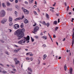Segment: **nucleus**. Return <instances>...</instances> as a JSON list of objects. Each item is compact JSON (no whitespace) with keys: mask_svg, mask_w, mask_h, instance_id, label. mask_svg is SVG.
Here are the masks:
<instances>
[{"mask_svg":"<svg viewBox=\"0 0 74 74\" xmlns=\"http://www.w3.org/2000/svg\"><path fill=\"white\" fill-rule=\"evenodd\" d=\"M25 28H22L21 29H18L16 30L14 33V35L15 36H17L18 37V40H21V38H22L23 37H24V39L21 40L18 42V44H21V45H24L23 44H25L26 41H29L30 40V37L29 36H27V37H25Z\"/></svg>","mask_w":74,"mask_h":74,"instance_id":"obj_1","label":"nucleus"},{"mask_svg":"<svg viewBox=\"0 0 74 74\" xmlns=\"http://www.w3.org/2000/svg\"><path fill=\"white\" fill-rule=\"evenodd\" d=\"M5 15V12L4 10H2L0 12V17H4Z\"/></svg>","mask_w":74,"mask_h":74,"instance_id":"obj_2","label":"nucleus"},{"mask_svg":"<svg viewBox=\"0 0 74 74\" xmlns=\"http://www.w3.org/2000/svg\"><path fill=\"white\" fill-rule=\"evenodd\" d=\"M40 28L38 26H36L35 27L34 29V32H37L38 31Z\"/></svg>","mask_w":74,"mask_h":74,"instance_id":"obj_3","label":"nucleus"},{"mask_svg":"<svg viewBox=\"0 0 74 74\" xmlns=\"http://www.w3.org/2000/svg\"><path fill=\"white\" fill-rule=\"evenodd\" d=\"M72 47H73V45H74V32L73 31V35H72Z\"/></svg>","mask_w":74,"mask_h":74,"instance_id":"obj_4","label":"nucleus"},{"mask_svg":"<svg viewBox=\"0 0 74 74\" xmlns=\"http://www.w3.org/2000/svg\"><path fill=\"white\" fill-rule=\"evenodd\" d=\"M23 11L24 12V14H29V11L27 10L26 9H23Z\"/></svg>","mask_w":74,"mask_h":74,"instance_id":"obj_5","label":"nucleus"},{"mask_svg":"<svg viewBox=\"0 0 74 74\" xmlns=\"http://www.w3.org/2000/svg\"><path fill=\"white\" fill-rule=\"evenodd\" d=\"M19 27V25L18 24H16L14 25V29H18Z\"/></svg>","mask_w":74,"mask_h":74,"instance_id":"obj_6","label":"nucleus"},{"mask_svg":"<svg viewBox=\"0 0 74 74\" xmlns=\"http://www.w3.org/2000/svg\"><path fill=\"white\" fill-rule=\"evenodd\" d=\"M10 21H11L10 24V26H12V25H13V23H12V18L11 17H10Z\"/></svg>","mask_w":74,"mask_h":74,"instance_id":"obj_7","label":"nucleus"},{"mask_svg":"<svg viewBox=\"0 0 74 74\" xmlns=\"http://www.w3.org/2000/svg\"><path fill=\"white\" fill-rule=\"evenodd\" d=\"M20 50V49L19 48L18 49H16L15 50H14V51L16 52V53L17 52H18V51H19Z\"/></svg>","mask_w":74,"mask_h":74,"instance_id":"obj_8","label":"nucleus"},{"mask_svg":"<svg viewBox=\"0 0 74 74\" xmlns=\"http://www.w3.org/2000/svg\"><path fill=\"white\" fill-rule=\"evenodd\" d=\"M28 70L29 71H30V73H32V71H32V69H31V68L30 67L28 68Z\"/></svg>","mask_w":74,"mask_h":74,"instance_id":"obj_9","label":"nucleus"},{"mask_svg":"<svg viewBox=\"0 0 74 74\" xmlns=\"http://www.w3.org/2000/svg\"><path fill=\"white\" fill-rule=\"evenodd\" d=\"M70 72L69 73L71 74H72V72H73V68H71L70 69V70L69 71Z\"/></svg>","mask_w":74,"mask_h":74,"instance_id":"obj_10","label":"nucleus"},{"mask_svg":"<svg viewBox=\"0 0 74 74\" xmlns=\"http://www.w3.org/2000/svg\"><path fill=\"white\" fill-rule=\"evenodd\" d=\"M15 63L16 65H18V63H20V62L19 61L16 60V61Z\"/></svg>","mask_w":74,"mask_h":74,"instance_id":"obj_11","label":"nucleus"},{"mask_svg":"<svg viewBox=\"0 0 74 74\" xmlns=\"http://www.w3.org/2000/svg\"><path fill=\"white\" fill-rule=\"evenodd\" d=\"M53 24L54 25H56L58 24V22H57V21H54L53 22Z\"/></svg>","mask_w":74,"mask_h":74,"instance_id":"obj_12","label":"nucleus"},{"mask_svg":"<svg viewBox=\"0 0 74 74\" xmlns=\"http://www.w3.org/2000/svg\"><path fill=\"white\" fill-rule=\"evenodd\" d=\"M21 19V17H19L17 18H16L14 19V21H18V20H20Z\"/></svg>","mask_w":74,"mask_h":74,"instance_id":"obj_13","label":"nucleus"},{"mask_svg":"<svg viewBox=\"0 0 74 74\" xmlns=\"http://www.w3.org/2000/svg\"><path fill=\"white\" fill-rule=\"evenodd\" d=\"M24 23H29V21H28V20L26 19H25L24 21Z\"/></svg>","mask_w":74,"mask_h":74,"instance_id":"obj_14","label":"nucleus"},{"mask_svg":"<svg viewBox=\"0 0 74 74\" xmlns=\"http://www.w3.org/2000/svg\"><path fill=\"white\" fill-rule=\"evenodd\" d=\"M20 27L21 28H23L24 27V25L23 23H21V24L20 25Z\"/></svg>","mask_w":74,"mask_h":74,"instance_id":"obj_15","label":"nucleus"},{"mask_svg":"<svg viewBox=\"0 0 74 74\" xmlns=\"http://www.w3.org/2000/svg\"><path fill=\"white\" fill-rule=\"evenodd\" d=\"M15 8H16L17 10H19V7L18 5H16L15 6Z\"/></svg>","mask_w":74,"mask_h":74,"instance_id":"obj_16","label":"nucleus"},{"mask_svg":"<svg viewBox=\"0 0 74 74\" xmlns=\"http://www.w3.org/2000/svg\"><path fill=\"white\" fill-rule=\"evenodd\" d=\"M64 69L65 71H66L67 69V66H66V64H65V65H64Z\"/></svg>","mask_w":74,"mask_h":74,"instance_id":"obj_17","label":"nucleus"},{"mask_svg":"<svg viewBox=\"0 0 74 74\" xmlns=\"http://www.w3.org/2000/svg\"><path fill=\"white\" fill-rule=\"evenodd\" d=\"M42 38H43L44 39V40H47V36H42Z\"/></svg>","mask_w":74,"mask_h":74,"instance_id":"obj_18","label":"nucleus"},{"mask_svg":"<svg viewBox=\"0 0 74 74\" xmlns=\"http://www.w3.org/2000/svg\"><path fill=\"white\" fill-rule=\"evenodd\" d=\"M3 21L5 22H5H7V18H3Z\"/></svg>","mask_w":74,"mask_h":74,"instance_id":"obj_19","label":"nucleus"},{"mask_svg":"<svg viewBox=\"0 0 74 74\" xmlns=\"http://www.w3.org/2000/svg\"><path fill=\"white\" fill-rule=\"evenodd\" d=\"M2 6L3 7H4V8H5V7H6V6L5 5L4 3H2Z\"/></svg>","mask_w":74,"mask_h":74,"instance_id":"obj_20","label":"nucleus"},{"mask_svg":"<svg viewBox=\"0 0 74 74\" xmlns=\"http://www.w3.org/2000/svg\"><path fill=\"white\" fill-rule=\"evenodd\" d=\"M46 16L47 19H49V15H48V14H46Z\"/></svg>","mask_w":74,"mask_h":74,"instance_id":"obj_21","label":"nucleus"},{"mask_svg":"<svg viewBox=\"0 0 74 74\" xmlns=\"http://www.w3.org/2000/svg\"><path fill=\"white\" fill-rule=\"evenodd\" d=\"M45 25H46L47 26V27H49V23H46L45 24Z\"/></svg>","mask_w":74,"mask_h":74,"instance_id":"obj_22","label":"nucleus"},{"mask_svg":"<svg viewBox=\"0 0 74 74\" xmlns=\"http://www.w3.org/2000/svg\"><path fill=\"white\" fill-rule=\"evenodd\" d=\"M1 23H3V24H4V23H5V21H4V20L2 19V21H1Z\"/></svg>","mask_w":74,"mask_h":74,"instance_id":"obj_23","label":"nucleus"},{"mask_svg":"<svg viewBox=\"0 0 74 74\" xmlns=\"http://www.w3.org/2000/svg\"><path fill=\"white\" fill-rule=\"evenodd\" d=\"M59 29V27H56L55 29V30L57 31V30Z\"/></svg>","mask_w":74,"mask_h":74,"instance_id":"obj_24","label":"nucleus"},{"mask_svg":"<svg viewBox=\"0 0 74 74\" xmlns=\"http://www.w3.org/2000/svg\"><path fill=\"white\" fill-rule=\"evenodd\" d=\"M6 3L7 6H9V5H10V3H9V2H7Z\"/></svg>","mask_w":74,"mask_h":74,"instance_id":"obj_25","label":"nucleus"},{"mask_svg":"<svg viewBox=\"0 0 74 74\" xmlns=\"http://www.w3.org/2000/svg\"><path fill=\"white\" fill-rule=\"evenodd\" d=\"M2 73H3L4 74H6V73H7V72L5 71H2Z\"/></svg>","mask_w":74,"mask_h":74,"instance_id":"obj_26","label":"nucleus"},{"mask_svg":"<svg viewBox=\"0 0 74 74\" xmlns=\"http://www.w3.org/2000/svg\"><path fill=\"white\" fill-rule=\"evenodd\" d=\"M12 70H13L15 72H16V70L14 68Z\"/></svg>","mask_w":74,"mask_h":74,"instance_id":"obj_27","label":"nucleus"},{"mask_svg":"<svg viewBox=\"0 0 74 74\" xmlns=\"http://www.w3.org/2000/svg\"><path fill=\"white\" fill-rule=\"evenodd\" d=\"M50 11H52V12H54V10H53V9H51Z\"/></svg>","mask_w":74,"mask_h":74,"instance_id":"obj_28","label":"nucleus"},{"mask_svg":"<svg viewBox=\"0 0 74 74\" xmlns=\"http://www.w3.org/2000/svg\"><path fill=\"white\" fill-rule=\"evenodd\" d=\"M42 24L43 25H45L46 23H45V21H43Z\"/></svg>","mask_w":74,"mask_h":74,"instance_id":"obj_29","label":"nucleus"},{"mask_svg":"<svg viewBox=\"0 0 74 74\" xmlns=\"http://www.w3.org/2000/svg\"><path fill=\"white\" fill-rule=\"evenodd\" d=\"M31 40L32 41V42H33V41H34V39H33L32 37H31Z\"/></svg>","mask_w":74,"mask_h":74,"instance_id":"obj_30","label":"nucleus"},{"mask_svg":"<svg viewBox=\"0 0 74 74\" xmlns=\"http://www.w3.org/2000/svg\"><path fill=\"white\" fill-rule=\"evenodd\" d=\"M34 0H29V1L30 2H31V3H33Z\"/></svg>","mask_w":74,"mask_h":74,"instance_id":"obj_31","label":"nucleus"},{"mask_svg":"<svg viewBox=\"0 0 74 74\" xmlns=\"http://www.w3.org/2000/svg\"><path fill=\"white\" fill-rule=\"evenodd\" d=\"M30 53H31V52H28V53H26V55L27 56L28 55H30Z\"/></svg>","mask_w":74,"mask_h":74,"instance_id":"obj_32","label":"nucleus"},{"mask_svg":"<svg viewBox=\"0 0 74 74\" xmlns=\"http://www.w3.org/2000/svg\"><path fill=\"white\" fill-rule=\"evenodd\" d=\"M15 3H18V0H15Z\"/></svg>","mask_w":74,"mask_h":74,"instance_id":"obj_33","label":"nucleus"},{"mask_svg":"<svg viewBox=\"0 0 74 74\" xmlns=\"http://www.w3.org/2000/svg\"><path fill=\"white\" fill-rule=\"evenodd\" d=\"M17 13H18V12H17V11H15L14 12V14H16H16H17Z\"/></svg>","mask_w":74,"mask_h":74,"instance_id":"obj_34","label":"nucleus"},{"mask_svg":"<svg viewBox=\"0 0 74 74\" xmlns=\"http://www.w3.org/2000/svg\"><path fill=\"white\" fill-rule=\"evenodd\" d=\"M35 37L36 39H38V37L37 36H35Z\"/></svg>","mask_w":74,"mask_h":74,"instance_id":"obj_35","label":"nucleus"},{"mask_svg":"<svg viewBox=\"0 0 74 74\" xmlns=\"http://www.w3.org/2000/svg\"><path fill=\"white\" fill-rule=\"evenodd\" d=\"M44 57V58H46V57H47V55L46 54H45L44 56H43Z\"/></svg>","mask_w":74,"mask_h":74,"instance_id":"obj_36","label":"nucleus"},{"mask_svg":"<svg viewBox=\"0 0 74 74\" xmlns=\"http://www.w3.org/2000/svg\"><path fill=\"white\" fill-rule=\"evenodd\" d=\"M5 53H6V54H7V55H9V54L8 53V52H7V51H5Z\"/></svg>","mask_w":74,"mask_h":74,"instance_id":"obj_37","label":"nucleus"},{"mask_svg":"<svg viewBox=\"0 0 74 74\" xmlns=\"http://www.w3.org/2000/svg\"><path fill=\"white\" fill-rule=\"evenodd\" d=\"M14 60L15 61V62H16V60H17V58H14Z\"/></svg>","mask_w":74,"mask_h":74,"instance_id":"obj_38","label":"nucleus"},{"mask_svg":"<svg viewBox=\"0 0 74 74\" xmlns=\"http://www.w3.org/2000/svg\"><path fill=\"white\" fill-rule=\"evenodd\" d=\"M34 14H35L36 15V14H37V12H36V11H34Z\"/></svg>","mask_w":74,"mask_h":74,"instance_id":"obj_39","label":"nucleus"},{"mask_svg":"<svg viewBox=\"0 0 74 74\" xmlns=\"http://www.w3.org/2000/svg\"><path fill=\"white\" fill-rule=\"evenodd\" d=\"M11 66L13 67V68H15V66L14 65H11Z\"/></svg>","mask_w":74,"mask_h":74,"instance_id":"obj_40","label":"nucleus"},{"mask_svg":"<svg viewBox=\"0 0 74 74\" xmlns=\"http://www.w3.org/2000/svg\"><path fill=\"white\" fill-rule=\"evenodd\" d=\"M69 6H67V11H68L69 10Z\"/></svg>","mask_w":74,"mask_h":74,"instance_id":"obj_41","label":"nucleus"},{"mask_svg":"<svg viewBox=\"0 0 74 74\" xmlns=\"http://www.w3.org/2000/svg\"><path fill=\"white\" fill-rule=\"evenodd\" d=\"M42 46H43V47H47V46H46V45L45 44H43L42 45Z\"/></svg>","mask_w":74,"mask_h":74,"instance_id":"obj_42","label":"nucleus"},{"mask_svg":"<svg viewBox=\"0 0 74 74\" xmlns=\"http://www.w3.org/2000/svg\"><path fill=\"white\" fill-rule=\"evenodd\" d=\"M38 64H39L40 63V60L38 59Z\"/></svg>","mask_w":74,"mask_h":74,"instance_id":"obj_43","label":"nucleus"},{"mask_svg":"<svg viewBox=\"0 0 74 74\" xmlns=\"http://www.w3.org/2000/svg\"><path fill=\"white\" fill-rule=\"evenodd\" d=\"M56 16H59V14H56Z\"/></svg>","mask_w":74,"mask_h":74,"instance_id":"obj_44","label":"nucleus"},{"mask_svg":"<svg viewBox=\"0 0 74 74\" xmlns=\"http://www.w3.org/2000/svg\"><path fill=\"white\" fill-rule=\"evenodd\" d=\"M25 4H28V2H27V1H25Z\"/></svg>","mask_w":74,"mask_h":74,"instance_id":"obj_45","label":"nucleus"},{"mask_svg":"<svg viewBox=\"0 0 74 74\" xmlns=\"http://www.w3.org/2000/svg\"><path fill=\"white\" fill-rule=\"evenodd\" d=\"M25 17L23 15L22 16V17L21 18V19H23V18H24Z\"/></svg>","mask_w":74,"mask_h":74,"instance_id":"obj_46","label":"nucleus"},{"mask_svg":"<svg viewBox=\"0 0 74 74\" xmlns=\"http://www.w3.org/2000/svg\"><path fill=\"white\" fill-rule=\"evenodd\" d=\"M53 38H56V36H55V35L54 34L53 35Z\"/></svg>","mask_w":74,"mask_h":74,"instance_id":"obj_47","label":"nucleus"},{"mask_svg":"<svg viewBox=\"0 0 74 74\" xmlns=\"http://www.w3.org/2000/svg\"><path fill=\"white\" fill-rule=\"evenodd\" d=\"M30 60H31V61H33V58H30Z\"/></svg>","mask_w":74,"mask_h":74,"instance_id":"obj_48","label":"nucleus"},{"mask_svg":"<svg viewBox=\"0 0 74 74\" xmlns=\"http://www.w3.org/2000/svg\"><path fill=\"white\" fill-rule=\"evenodd\" d=\"M60 22V19L59 18L58 20V23H59Z\"/></svg>","mask_w":74,"mask_h":74,"instance_id":"obj_49","label":"nucleus"},{"mask_svg":"<svg viewBox=\"0 0 74 74\" xmlns=\"http://www.w3.org/2000/svg\"><path fill=\"white\" fill-rule=\"evenodd\" d=\"M1 42H2V43H4V41L3 40H1Z\"/></svg>","mask_w":74,"mask_h":74,"instance_id":"obj_50","label":"nucleus"},{"mask_svg":"<svg viewBox=\"0 0 74 74\" xmlns=\"http://www.w3.org/2000/svg\"><path fill=\"white\" fill-rule=\"evenodd\" d=\"M40 36H42L43 35V34H42V32H41L40 34Z\"/></svg>","mask_w":74,"mask_h":74,"instance_id":"obj_51","label":"nucleus"},{"mask_svg":"<svg viewBox=\"0 0 74 74\" xmlns=\"http://www.w3.org/2000/svg\"><path fill=\"white\" fill-rule=\"evenodd\" d=\"M26 59H27V60H29V58H27Z\"/></svg>","mask_w":74,"mask_h":74,"instance_id":"obj_52","label":"nucleus"},{"mask_svg":"<svg viewBox=\"0 0 74 74\" xmlns=\"http://www.w3.org/2000/svg\"><path fill=\"white\" fill-rule=\"evenodd\" d=\"M33 56V54H31L30 55V56Z\"/></svg>","mask_w":74,"mask_h":74,"instance_id":"obj_53","label":"nucleus"},{"mask_svg":"<svg viewBox=\"0 0 74 74\" xmlns=\"http://www.w3.org/2000/svg\"><path fill=\"white\" fill-rule=\"evenodd\" d=\"M49 37L50 38L51 41H52V38L51 37V36H50Z\"/></svg>","mask_w":74,"mask_h":74,"instance_id":"obj_54","label":"nucleus"},{"mask_svg":"<svg viewBox=\"0 0 74 74\" xmlns=\"http://www.w3.org/2000/svg\"><path fill=\"white\" fill-rule=\"evenodd\" d=\"M34 8H36V7H37V5H35L34 6Z\"/></svg>","mask_w":74,"mask_h":74,"instance_id":"obj_55","label":"nucleus"},{"mask_svg":"<svg viewBox=\"0 0 74 74\" xmlns=\"http://www.w3.org/2000/svg\"><path fill=\"white\" fill-rule=\"evenodd\" d=\"M64 5L65 6H67V4H66V2L64 3Z\"/></svg>","mask_w":74,"mask_h":74,"instance_id":"obj_56","label":"nucleus"},{"mask_svg":"<svg viewBox=\"0 0 74 74\" xmlns=\"http://www.w3.org/2000/svg\"><path fill=\"white\" fill-rule=\"evenodd\" d=\"M38 12H40V9L38 8Z\"/></svg>","mask_w":74,"mask_h":74,"instance_id":"obj_57","label":"nucleus"},{"mask_svg":"<svg viewBox=\"0 0 74 74\" xmlns=\"http://www.w3.org/2000/svg\"><path fill=\"white\" fill-rule=\"evenodd\" d=\"M35 4H36V5L37 4V2H36V1H35Z\"/></svg>","mask_w":74,"mask_h":74,"instance_id":"obj_58","label":"nucleus"},{"mask_svg":"<svg viewBox=\"0 0 74 74\" xmlns=\"http://www.w3.org/2000/svg\"><path fill=\"white\" fill-rule=\"evenodd\" d=\"M28 74H32V73H30V72H28Z\"/></svg>","mask_w":74,"mask_h":74,"instance_id":"obj_59","label":"nucleus"},{"mask_svg":"<svg viewBox=\"0 0 74 74\" xmlns=\"http://www.w3.org/2000/svg\"><path fill=\"white\" fill-rule=\"evenodd\" d=\"M65 40H66V38H64V39L62 41H65Z\"/></svg>","mask_w":74,"mask_h":74,"instance_id":"obj_60","label":"nucleus"},{"mask_svg":"<svg viewBox=\"0 0 74 74\" xmlns=\"http://www.w3.org/2000/svg\"><path fill=\"white\" fill-rule=\"evenodd\" d=\"M10 1H11V2H12V1H14V0H10Z\"/></svg>","mask_w":74,"mask_h":74,"instance_id":"obj_61","label":"nucleus"},{"mask_svg":"<svg viewBox=\"0 0 74 74\" xmlns=\"http://www.w3.org/2000/svg\"><path fill=\"white\" fill-rule=\"evenodd\" d=\"M69 15H71V12H70L69 13Z\"/></svg>","mask_w":74,"mask_h":74,"instance_id":"obj_62","label":"nucleus"},{"mask_svg":"<svg viewBox=\"0 0 74 74\" xmlns=\"http://www.w3.org/2000/svg\"><path fill=\"white\" fill-rule=\"evenodd\" d=\"M11 73H15L14 72L11 71Z\"/></svg>","mask_w":74,"mask_h":74,"instance_id":"obj_63","label":"nucleus"},{"mask_svg":"<svg viewBox=\"0 0 74 74\" xmlns=\"http://www.w3.org/2000/svg\"><path fill=\"white\" fill-rule=\"evenodd\" d=\"M61 59V57H59L58 59Z\"/></svg>","mask_w":74,"mask_h":74,"instance_id":"obj_64","label":"nucleus"}]
</instances>
